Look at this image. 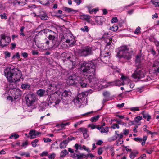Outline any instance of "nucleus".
<instances>
[{"label": "nucleus", "mask_w": 159, "mask_h": 159, "mask_svg": "<svg viewBox=\"0 0 159 159\" xmlns=\"http://www.w3.org/2000/svg\"><path fill=\"white\" fill-rule=\"evenodd\" d=\"M84 18L87 21H88L90 18V16L89 15H84Z\"/></svg>", "instance_id": "57"}, {"label": "nucleus", "mask_w": 159, "mask_h": 159, "mask_svg": "<svg viewBox=\"0 0 159 159\" xmlns=\"http://www.w3.org/2000/svg\"><path fill=\"white\" fill-rule=\"evenodd\" d=\"M95 66L93 62L89 61L87 62H84L81 64L80 69L84 73V75L87 78L86 79L89 81V86L93 88L94 89L97 88L99 87V84L102 85V87L103 88L105 85H109L107 83L110 82H106L105 85H102V83L106 82V80L104 79H101L99 81L95 75Z\"/></svg>", "instance_id": "1"}, {"label": "nucleus", "mask_w": 159, "mask_h": 159, "mask_svg": "<svg viewBox=\"0 0 159 159\" xmlns=\"http://www.w3.org/2000/svg\"><path fill=\"white\" fill-rule=\"evenodd\" d=\"M5 76L10 83L15 82L19 80L22 76V74L17 69L7 67L4 71Z\"/></svg>", "instance_id": "2"}, {"label": "nucleus", "mask_w": 159, "mask_h": 159, "mask_svg": "<svg viewBox=\"0 0 159 159\" xmlns=\"http://www.w3.org/2000/svg\"><path fill=\"white\" fill-rule=\"evenodd\" d=\"M105 40H106V42L107 43L106 48H108L109 51H111L112 49L114 48V44L113 43H111V40H112L111 38H108L107 39H105Z\"/></svg>", "instance_id": "15"}, {"label": "nucleus", "mask_w": 159, "mask_h": 159, "mask_svg": "<svg viewBox=\"0 0 159 159\" xmlns=\"http://www.w3.org/2000/svg\"><path fill=\"white\" fill-rule=\"evenodd\" d=\"M85 79L86 78H80V80H79V83H78L80 84V86L82 88L86 87L87 86V83H85Z\"/></svg>", "instance_id": "19"}, {"label": "nucleus", "mask_w": 159, "mask_h": 159, "mask_svg": "<svg viewBox=\"0 0 159 159\" xmlns=\"http://www.w3.org/2000/svg\"><path fill=\"white\" fill-rule=\"evenodd\" d=\"M0 17L1 19L6 20L7 18V14L5 13L0 14Z\"/></svg>", "instance_id": "36"}, {"label": "nucleus", "mask_w": 159, "mask_h": 159, "mask_svg": "<svg viewBox=\"0 0 159 159\" xmlns=\"http://www.w3.org/2000/svg\"><path fill=\"white\" fill-rule=\"evenodd\" d=\"M48 30L49 32L50 31L52 32V34H50L48 36V38L49 39L52 41L53 44L55 47H57L59 45V43L57 40V37H56V34L50 30Z\"/></svg>", "instance_id": "11"}, {"label": "nucleus", "mask_w": 159, "mask_h": 159, "mask_svg": "<svg viewBox=\"0 0 159 159\" xmlns=\"http://www.w3.org/2000/svg\"><path fill=\"white\" fill-rule=\"evenodd\" d=\"M61 39L63 42L69 43L72 40V35L70 33L65 34L61 37Z\"/></svg>", "instance_id": "13"}, {"label": "nucleus", "mask_w": 159, "mask_h": 159, "mask_svg": "<svg viewBox=\"0 0 159 159\" xmlns=\"http://www.w3.org/2000/svg\"><path fill=\"white\" fill-rule=\"evenodd\" d=\"M37 1L41 4L44 5H46L49 3L48 0H37Z\"/></svg>", "instance_id": "32"}, {"label": "nucleus", "mask_w": 159, "mask_h": 159, "mask_svg": "<svg viewBox=\"0 0 159 159\" xmlns=\"http://www.w3.org/2000/svg\"><path fill=\"white\" fill-rule=\"evenodd\" d=\"M123 143V141L121 139H119L116 141V146H119L122 144Z\"/></svg>", "instance_id": "44"}, {"label": "nucleus", "mask_w": 159, "mask_h": 159, "mask_svg": "<svg viewBox=\"0 0 159 159\" xmlns=\"http://www.w3.org/2000/svg\"><path fill=\"white\" fill-rule=\"evenodd\" d=\"M134 140L136 141L141 142L143 141V139L140 138H135Z\"/></svg>", "instance_id": "58"}, {"label": "nucleus", "mask_w": 159, "mask_h": 159, "mask_svg": "<svg viewBox=\"0 0 159 159\" xmlns=\"http://www.w3.org/2000/svg\"><path fill=\"white\" fill-rule=\"evenodd\" d=\"M110 57L109 56H105L103 58H102V60L104 63H106L109 61V60Z\"/></svg>", "instance_id": "33"}, {"label": "nucleus", "mask_w": 159, "mask_h": 159, "mask_svg": "<svg viewBox=\"0 0 159 159\" xmlns=\"http://www.w3.org/2000/svg\"><path fill=\"white\" fill-rule=\"evenodd\" d=\"M138 153L137 152H131L130 155V157L132 159H134L136 156V155Z\"/></svg>", "instance_id": "42"}, {"label": "nucleus", "mask_w": 159, "mask_h": 159, "mask_svg": "<svg viewBox=\"0 0 159 159\" xmlns=\"http://www.w3.org/2000/svg\"><path fill=\"white\" fill-rule=\"evenodd\" d=\"M30 86L29 84H23L21 85V88L23 89H29Z\"/></svg>", "instance_id": "29"}, {"label": "nucleus", "mask_w": 159, "mask_h": 159, "mask_svg": "<svg viewBox=\"0 0 159 159\" xmlns=\"http://www.w3.org/2000/svg\"><path fill=\"white\" fill-rule=\"evenodd\" d=\"M0 37V46L2 47L7 45L11 42V38L9 37L4 34H1Z\"/></svg>", "instance_id": "9"}, {"label": "nucleus", "mask_w": 159, "mask_h": 159, "mask_svg": "<svg viewBox=\"0 0 159 159\" xmlns=\"http://www.w3.org/2000/svg\"><path fill=\"white\" fill-rule=\"evenodd\" d=\"M88 127L91 128L92 129H93L96 128V127H97V125L93 124H89L88 125Z\"/></svg>", "instance_id": "46"}, {"label": "nucleus", "mask_w": 159, "mask_h": 159, "mask_svg": "<svg viewBox=\"0 0 159 159\" xmlns=\"http://www.w3.org/2000/svg\"><path fill=\"white\" fill-rule=\"evenodd\" d=\"M119 127H120L118 125L116 124H113L111 127V128L113 129H115L116 128L119 129Z\"/></svg>", "instance_id": "48"}, {"label": "nucleus", "mask_w": 159, "mask_h": 159, "mask_svg": "<svg viewBox=\"0 0 159 159\" xmlns=\"http://www.w3.org/2000/svg\"><path fill=\"white\" fill-rule=\"evenodd\" d=\"M47 100L48 101V105L52 104V103H54L53 105L55 107L56 106V105H57L60 101L58 94L57 93L55 92L48 96Z\"/></svg>", "instance_id": "5"}, {"label": "nucleus", "mask_w": 159, "mask_h": 159, "mask_svg": "<svg viewBox=\"0 0 159 159\" xmlns=\"http://www.w3.org/2000/svg\"><path fill=\"white\" fill-rule=\"evenodd\" d=\"M112 23H115L118 21L117 18L116 17H113L111 20Z\"/></svg>", "instance_id": "56"}, {"label": "nucleus", "mask_w": 159, "mask_h": 159, "mask_svg": "<svg viewBox=\"0 0 159 159\" xmlns=\"http://www.w3.org/2000/svg\"><path fill=\"white\" fill-rule=\"evenodd\" d=\"M70 91L65 90L62 94V96L65 97H67L70 95Z\"/></svg>", "instance_id": "35"}, {"label": "nucleus", "mask_w": 159, "mask_h": 159, "mask_svg": "<svg viewBox=\"0 0 159 159\" xmlns=\"http://www.w3.org/2000/svg\"><path fill=\"white\" fill-rule=\"evenodd\" d=\"M75 155L77 156V159H82L83 158L86 157V155L83 153H80L79 154Z\"/></svg>", "instance_id": "31"}, {"label": "nucleus", "mask_w": 159, "mask_h": 159, "mask_svg": "<svg viewBox=\"0 0 159 159\" xmlns=\"http://www.w3.org/2000/svg\"><path fill=\"white\" fill-rule=\"evenodd\" d=\"M39 140L38 139H35L33 140L31 142V144H32V146L33 147H36L37 146V143L38 142Z\"/></svg>", "instance_id": "41"}, {"label": "nucleus", "mask_w": 159, "mask_h": 159, "mask_svg": "<svg viewBox=\"0 0 159 159\" xmlns=\"http://www.w3.org/2000/svg\"><path fill=\"white\" fill-rule=\"evenodd\" d=\"M55 155L54 153H53L51 154V155L49 156L48 158L50 159H54L55 157Z\"/></svg>", "instance_id": "64"}, {"label": "nucleus", "mask_w": 159, "mask_h": 159, "mask_svg": "<svg viewBox=\"0 0 159 159\" xmlns=\"http://www.w3.org/2000/svg\"><path fill=\"white\" fill-rule=\"evenodd\" d=\"M100 132L102 133H107L108 132V128L107 127H106L105 128L102 127Z\"/></svg>", "instance_id": "38"}, {"label": "nucleus", "mask_w": 159, "mask_h": 159, "mask_svg": "<svg viewBox=\"0 0 159 159\" xmlns=\"http://www.w3.org/2000/svg\"><path fill=\"white\" fill-rule=\"evenodd\" d=\"M103 19L102 17L97 16L95 18V21L98 24L102 25Z\"/></svg>", "instance_id": "23"}, {"label": "nucleus", "mask_w": 159, "mask_h": 159, "mask_svg": "<svg viewBox=\"0 0 159 159\" xmlns=\"http://www.w3.org/2000/svg\"><path fill=\"white\" fill-rule=\"evenodd\" d=\"M21 55L24 58H26L28 57V54L26 52H24L21 53Z\"/></svg>", "instance_id": "62"}, {"label": "nucleus", "mask_w": 159, "mask_h": 159, "mask_svg": "<svg viewBox=\"0 0 159 159\" xmlns=\"http://www.w3.org/2000/svg\"><path fill=\"white\" fill-rule=\"evenodd\" d=\"M99 117L100 116L99 115H98L92 117L90 120L92 122H95L98 120Z\"/></svg>", "instance_id": "30"}, {"label": "nucleus", "mask_w": 159, "mask_h": 159, "mask_svg": "<svg viewBox=\"0 0 159 159\" xmlns=\"http://www.w3.org/2000/svg\"><path fill=\"white\" fill-rule=\"evenodd\" d=\"M37 17H39L43 20H46L48 18L47 14L44 12L41 13L39 15H37Z\"/></svg>", "instance_id": "18"}, {"label": "nucleus", "mask_w": 159, "mask_h": 159, "mask_svg": "<svg viewBox=\"0 0 159 159\" xmlns=\"http://www.w3.org/2000/svg\"><path fill=\"white\" fill-rule=\"evenodd\" d=\"M83 149L87 151L89 153L90 152V151L89 150V148H88L86 147V146L84 145H83L82 146V150H83Z\"/></svg>", "instance_id": "47"}, {"label": "nucleus", "mask_w": 159, "mask_h": 159, "mask_svg": "<svg viewBox=\"0 0 159 159\" xmlns=\"http://www.w3.org/2000/svg\"><path fill=\"white\" fill-rule=\"evenodd\" d=\"M107 84H109V85H105L104 86L105 88L108 87L110 86H120L124 84L123 82H122V80L121 81L119 80H116L114 82L108 83Z\"/></svg>", "instance_id": "14"}, {"label": "nucleus", "mask_w": 159, "mask_h": 159, "mask_svg": "<svg viewBox=\"0 0 159 159\" xmlns=\"http://www.w3.org/2000/svg\"><path fill=\"white\" fill-rule=\"evenodd\" d=\"M13 93V96H15V98H17L19 96H20L22 94V92L19 89L14 88L11 90V91Z\"/></svg>", "instance_id": "16"}, {"label": "nucleus", "mask_w": 159, "mask_h": 159, "mask_svg": "<svg viewBox=\"0 0 159 159\" xmlns=\"http://www.w3.org/2000/svg\"><path fill=\"white\" fill-rule=\"evenodd\" d=\"M65 11H66L68 12H71L72 11H75V10L71 9V8H67V7H65Z\"/></svg>", "instance_id": "52"}, {"label": "nucleus", "mask_w": 159, "mask_h": 159, "mask_svg": "<svg viewBox=\"0 0 159 159\" xmlns=\"http://www.w3.org/2000/svg\"><path fill=\"white\" fill-rule=\"evenodd\" d=\"M147 136H144L143 139V142L141 144L142 145H144L147 139Z\"/></svg>", "instance_id": "51"}, {"label": "nucleus", "mask_w": 159, "mask_h": 159, "mask_svg": "<svg viewBox=\"0 0 159 159\" xmlns=\"http://www.w3.org/2000/svg\"><path fill=\"white\" fill-rule=\"evenodd\" d=\"M121 80L122 82H123L124 84H125V82L129 83L130 82V80L129 77L127 76H125L123 75H122Z\"/></svg>", "instance_id": "26"}, {"label": "nucleus", "mask_w": 159, "mask_h": 159, "mask_svg": "<svg viewBox=\"0 0 159 159\" xmlns=\"http://www.w3.org/2000/svg\"><path fill=\"white\" fill-rule=\"evenodd\" d=\"M20 155L22 156H25L26 157H28L30 156L28 153H26L25 152H22L20 154Z\"/></svg>", "instance_id": "60"}, {"label": "nucleus", "mask_w": 159, "mask_h": 159, "mask_svg": "<svg viewBox=\"0 0 159 159\" xmlns=\"http://www.w3.org/2000/svg\"><path fill=\"white\" fill-rule=\"evenodd\" d=\"M131 110L135 112L136 111H139V109L138 107H133L131 108Z\"/></svg>", "instance_id": "49"}, {"label": "nucleus", "mask_w": 159, "mask_h": 159, "mask_svg": "<svg viewBox=\"0 0 159 159\" xmlns=\"http://www.w3.org/2000/svg\"><path fill=\"white\" fill-rule=\"evenodd\" d=\"M74 147L76 149V151H77L79 149L81 150H82V146L81 144H79L78 143H76L74 145Z\"/></svg>", "instance_id": "34"}, {"label": "nucleus", "mask_w": 159, "mask_h": 159, "mask_svg": "<svg viewBox=\"0 0 159 159\" xmlns=\"http://www.w3.org/2000/svg\"><path fill=\"white\" fill-rule=\"evenodd\" d=\"M57 88H58V86L55 84H50L48 87V89L54 92L56 91Z\"/></svg>", "instance_id": "20"}, {"label": "nucleus", "mask_w": 159, "mask_h": 159, "mask_svg": "<svg viewBox=\"0 0 159 159\" xmlns=\"http://www.w3.org/2000/svg\"><path fill=\"white\" fill-rule=\"evenodd\" d=\"M79 131L82 132L84 137L85 138H86L88 137L87 130L85 128H81L79 129Z\"/></svg>", "instance_id": "21"}, {"label": "nucleus", "mask_w": 159, "mask_h": 159, "mask_svg": "<svg viewBox=\"0 0 159 159\" xmlns=\"http://www.w3.org/2000/svg\"><path fill=\"white\" fill-rule=\"evenodd\" d=\"M118 26L117 25H115L110 28V29L113 31H116L118 29Z\"/></svg>", "instance_id": "43"}, {"label": "nucleus", "mask_w": 159, "mask_h": 159, "mask_svg": "<svg viewBox=\"0 0 159 159\" xmlns=\"http://www.w3.org/2000/svg\"><path fill=\"white\" fill-rule=\"evenodd\" d=\"M116 56L119 58H123L125 60L129 59L133 53V51L130 50L126 46L120 47L116 49Z\"/></svg>", "instance_id": "3"}, {"label": "nucleus", "mask_w": 159, "mask_h": 159, "mask_svg": "<svg viewBox=\"0 0 159 159\" xmlns=\"http://www.w3.org/2000/svg\"><path fill=\"white\" fill-rule=\"evenodd\" d=\"M5 57L6 58L9 57L10 56V53L7 51L5 52H4Z\"/></svg>", "instance_id": "55"}, {"label": "nucleus", "mask_w": 159, "mask_h": 159, "mask_svg": "<svg viewBox=\"0 0 159 159\" xmlns=\"http://www.w3.org/2000/svg\"><path fill=\"white\" fill-rule=\"evenodd\" d=\"M145 75V70L143 69H137L132 75V77L136 79H140L144 77Z\"/></svg>", "instance_id": "8"}, {"label": "nucleus", "mask_w": 159, "mask_h": 159, "mask_svg": "<svg viewBox=\"0 0 159 159\" xmlns=\"http://www.w3.org/2000/svg\"><path fill=\"white\" fill-rule=\"evenodd\" d=\"M70 123L67 122L66 123H62L60 124H57L56 125V127L59 129V130H63L64 129V127L70 125Z\"/></svg>", "instance_id": "17"}, {"label": "nucleus", "mask_w": 159, "mask_h": 159, "mask_svg": "<svg viewBox=\"0 0 159 159\" xmlns=\"http://www.w3.org/2000/svg\"><path fill=\"white\" fill-rule=\"evenodd\" d=\"M98 11V9H93L91 10H90L89 13L90 14H92L93 12H94V13H96L97 11Z\"/></svg>", "instance_id": "53"}, {"label": "nucleus", "mask_w": 159, "mask_h": 159, "mask_svg": "<svg viewBox=\"0 0 159 159\" xmlns=\"http://www.w3.org/2000/svg\"><path fill=\"white\" fill-rule=\"evenodd\" d=\"M80 80V77L77 76L75 75L72 74L69 76L67 80L66 83L68 85H76L79 83V80Z\"/></svg>", "instance_id": "6"}, {"label": "nucleus", "mask_w": 159, "mask_h": 159, "mask_svg": "<svg viewBox=\"0 0 159 159\" xmlns=\"http://www.w3.org/2000/svg\"><path fill=\"white\" fill-rule=\"evenodd\" d=\"M26 103L29 106H31L35 102L36 97L34 94H32L27 95L25 97Z\"/></svg>", "instance_id": "12"}, {"label": "nucleus", "mask_w": 159, "mask_h": 159, "mask_svg": "<svg viewBox=\"0 0 159 159\" xmlns=\"http://www.w3.org/2000/svg\"><path fill=\"white\" fill-rule=\"evenodd\" d=\"M45 91L43 89H40L38 90L37 92V94L40 97H42L43 96L45 93Z\"/></svg>", "instance_id": "28"}, {"label": "nucleus", "mask_w": 159, "mask_h": 159, "mask_svg": "<svg viewBox=\"0 0 159 159\" xmlns=\"http://www.w3.org/2000/svg\"><path fill=\"white\" fill-rule=\"evenodd\" d=\"M141 114L143 115V117L144 119H147V121H149L151 118V116L148 113H145L144 111H143Z\"/></svg>", "instance_id": "24"}, {"label": "nucleus", "mask_w": 159, "mask_h": 159, "mask_svg": "<svg viewBox=\"0 0 159 159\" xmlns=\"http://www.w3.org/2000/svg\"><path fill=\"white\" fill-rule=\"evenodd\" d=\"M72 54L69 52H65L61 54V58L64 63L69 64L68 68L69 69L73 68L76 64V62L73 58H72Z\"/></svg>", "instance_id": "4"}, {"label": "nucleus", "mask_w": 159, "mask_h": 159, "mask_svg": "<svg viewBox=\"0 0 159 159\" xmlns=\"http://www.w3.org/2000/svg\"><path fill=\"white\" fill-rule=\"evenodd\" d=\"M81 30L84 32H88V28L87 26H85L84 28H81Z\"/></svg>", "instance_id": "54"}, {"label": "nucleus", "mask_w": 159, "mask_h": 159, "mask_svg": "<svg viewBox=\"0 0 159 159\" xmlns=\"http://www.w3.org/2000/svg\"><path fill=\"white\" fill-rule=\"evenodd\" d=\"M69 142V141L68 140H65L63 141L60 144L59 146L60 148H65Z\"/></svg>", "instance_id": "27"}, {"label": "nucleus", "mask_w": 159, "mask_h": 159, "mask_svg": "<svg viewBox=\"0 0 159 159\" xmlns=\"http://www.w3.org/2000/svg\"><path fill=\"white\" fill-rule=\"evenodd\" d=\"M92 48L87 46L78 50V52L79 55L81 56H86L92 54Z\"/></svg>", "instance_id": "10"}, {"label": "nucleus", "mask_w": 159, "mask_h": 159, "mask_svg": "<svg viewBox=\"0 0 159 159\" xmlns=\"http://www.w3.org/2000/svg\"><path fill=\"white\" fill-rule=\"evenodd\" d=\"M142 119V117L141 116H139L136 117L134 119V121L136 122H138L141 120Z\"/></svg>", "instance_id": "45"}, {"label": "nucleus", "mask_w": 159, "mask_h": 159, "mask_svg": "<svg viewBox=\"0 0 159 159\" xmlns=\"http://www.w3.org/2000/svg\"><path fill=\"white\" fill-rule=\"evenodd\" d=\"M103 95L106 97H108L110 96V93L107 91L104 92L103 93Z\"/></svg>", "instance_id": "63"}, {"label": "nucleus", "mask_w": 159, "mask_h": 159, "mask_svg": "<svg viewBox=\"0 0 159 159\" xmlns=\"http://www.w3.org/2000/svg\"><path fill=\"white\" fill-rule=\"evenodd\" d=\"M68 152L65 149L62 151L60 154V156L61 157H63L65 155L68 154Z\"/></svg>", "instance_id": "37"}, {"label": "nucleus", "mask_w": 159, "mask_h": 159, "mask_svg": "<svg viewBox=\"0 0 159 159\" xmlns=\"http://www.w3.org/2000/svg\"><path fill=\"white\" fill-rule=\"evenodd\" d=\"M143 58L140 55H137L136 56L135 60V63L136 66L139 65L143 60Z\"/></svg>", "instance_id": "22"}, {"label": "nucleus", "mask_w": 159, "mask_h": 159, "mask_svg": "<svg viewBox=\"0 0 159 159\" xmlns=\"http://www.w3.org/2000/svg\"><path fill=\"white\" fill-rule=\"evenodd\" d=\"M19 135L15 133H12L11 135L9 136V139H11L14 137V139H16L18 138Z\"/></svg>", "instance_id": "40"}, {"label": "nucleus", "mask_w": 159, "mask_h": 159, "mask_svg": "<svg viewBox=\"0 0 159 159\" xmlns=\"http://www.w3.org/2000/svg\"><path fill=\"white\" fill-rule=\"evenodd\" d=\"M16 1V2H15V5L18 4L19 5L23 6L26 4V0H18Z\"/></svg>", "instance_id": "25"}, {"label": "nucleus", "mask_w": 159, "mask_h": 159, "mask_svg": "<svg viewBox=\"0 0 159 159\" xmlns=\"http://www.w3.org/2000/svg\"><path fill=\"white\" fill-rule=\"evenodd\" d=\"M20 57V55H19V52H17L16 54V55H14L12 57V59H14L15 58H19Z\"/></svg>", "instance_id": "50"}, {"label": "nucleus", "mask_w": 159, "mask_h": 159, "mask_svg": "<svg viewBox=\"0 0 159 159\" xmlns=\"http://www.w3.org/2000/svg\"><path fill=\"white\" fill-rule=\"evenodd\" d=\"M123 134L125 135H128L129 133V129H124L123 131Z\"/></svg>", "instance_id": "59"}, {"label": "nucleus", "mask_w": 159, "mask_h": 159, "mask_svg": "<svg viewBox=\"0 0 159 159\" xmlns=\"http://www.w3.org/2000/svg\"><path fill=\"white\" fill-rule=\"evenodd\" d=\"M140 29V28L139 27H138L134 31V33L136 34H138L139 32Z\"/></svg>", "instance_id": "61"}, {"label": "nucleus", "mask_w": 159, "mask_h": 159, "mask_svg": "<svg viewBox=\"0 0 159 159\" xmlns=\"http://www.w3.org/2000/svg\"><path fill=\"white\" fill-rule=\"evenodd\" d=\"M24 29L25 27L24 26H23L21 27L20 29V33L19 34L20 36H25V35L24 33Z\"/></svg>", "instance_id": "39"}, {"label": "nucleus", "mask_w": 159, "mask_h": 159, "mask_svg": "<svg viewBox=\"0 0 159 159\" xmlns=\"http://www.w3.org/2000/svg\"><path fill=\"white\" fill-rule=\"evenodd\" d=\"M85 97L84 93H82L78 95L77 97L74 99L73 102L77 107H80L85 100Z\"/></svg>", "instance_id": "7"}]
</instances>
